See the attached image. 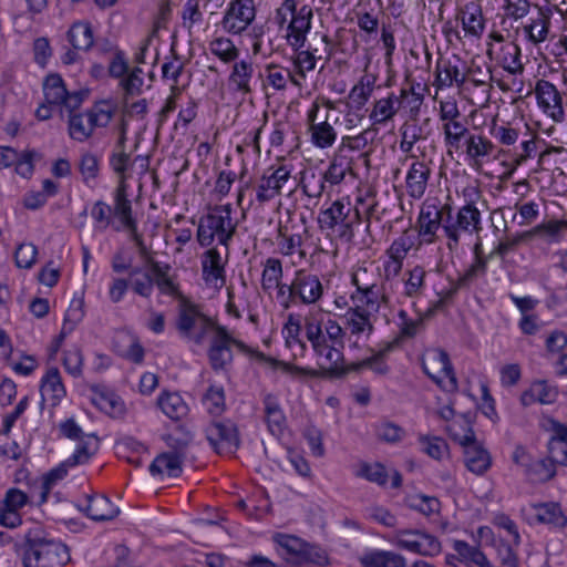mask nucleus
Listing matches in <instances>:
<instances>
[{
  "instance_id": "nucleus-1",
  "label": "nucleus",
  "mask_w": 567,
  "mask_h": 567,
  "mask_svg": "<svg viewBox=\"0 0 567 567\" xmlns=\"http://www.w3.org/2000/svg\"><path fill=\"white\" fill-rule=\"evenodd\" d=\"M342 346L331 344L327 340L313 346L318 369L300 367L291 362L269 359L276 370H280L293 380L305 381L313 378L341 377L351 371V364L343 361Z\"/></svg>"
},
{
  "instance_id": "nucleus-2",
  "label": "nucleus",
  "mask_w": 567,
  "mask_h": 567,
  "mask_svg": "<svg viewBox=\"0 0 567 567\" xmlns=\"http://www.w3.org/2000/svg\"><path fill=\"white\" fill-rule=\"evenodd\" d=\"M361 219L360 209L353 206L349 195L324 204L317 218L321 231L342 243L352 241Z\"/></svg>"
},
{
  "instance_id": "nucleus-3",
  "label": "nucleus",
  "mask_w": 567,
  "mask_h": 567,
  "mask_svg": "<svg viewBox=\"0 0 567 567\" xmlns=\"http://www.w3.org/2000/svg\"><path fill=\"white\" fill-rule=\"evenodd\" d=\"M312 18V8L300 0H284L275 16L280 31L285 32L288 44L293 49L305 45Z\"/></svg>"
},
{
  "instance_id": "nucleus-4",
  "label": "nucleus",
  "mask_w": 567,
  "mask_h": 567,
  "mask_svg": "<svg viewBox=\"0 0 567 567\" xmlns=\"http://www.w3.org/2000/svg\"><path fill=\"white\" fill-rule=\"evenodd\" d=\"M16 547L23 567H62L71 561L66 545L45 538H33L31 534H27L24 542Z\"/></svg>"
},
{
  "instance_id": "nucleus-5",
  "label": "nucleus",
  "mask_w": 567,
  "mask_h": 567,
  "mask_svg": "<svg viewBox=\"0 0 567 567\" xmlns=\"http://www.w3.org/2000/svg\"><path fill=\"white\" fill-rule=\"evenodd\" d=\"M217 328L197 306L187 301L181 302L176 329L188 344L194 348L203 346Z\"/></svg>"
},
{
  "instance_id": "nucleus-6",
  "label": "nucleus",
  "mask_w": 567,
  "mask_h": 567,
  "mask_svg": "<svg viewBox=\"0 0 567 567\" xmlns=\"http://www.w3.org/2000/svg\"><path fill=\"white\" fill-rule=\"evenodd\" d=\"M235 231L231 220L230 204L212 208L206 216L199 220L197 240L200 246H210L215 240L220 245H227Z\"/></svg>"
},
{
  "instance_id": "nucleus-7",
  "label": "nucleus",
  "mask_w": 567,
  "mask_h": 567,
  "mask_svg": "<svg viewBox=\"0 0 567 567\" xmlns=\"http://www.w3.org/2000/svg\"><path fill=\"white\" fill-rule=\"evenodd\" d=\"M275 542L279 546L280 554L295 564L311 563L319 566L329 564V557L324 549L295 534H275Z\"/></svg>"
},
{
  "instance_id": "nucleus-8",
  "label": "nucleus",
  "mask_w": 567,
  "mask_h": 567,
  "mask_svg": "<svg viewBox=\"0 0 567 567\" xmlns=\"http://www.w3.org/2000/svg\"><path fill=\"white\" fill-rule=\"evenodd\" d=\"M208 339L212 340L208 357L214 369L224 368L227 363H229L235 350L247 353L249 355H256L271 364L269 362L270 358H265L262 354L251 350L243 342L235 340L224 328L218 327L214 333L208 337Z\"/></svg>"
},
{
  "instance_id": "nucleus-9",
  "label": "nucleus",
  "mask_w": 567,
  "mask_h": 567,
  "mask_svg": "<svg viewBox=\"0 0 567 567\" xmlns=\"http://www.w3.org/2000/svg\"><path fill=\"white\" fill-rule=\"evenodd\" d=\"M424 372L445 392H455L458 388L454 369L449 355L441 349H427L422 359Z\"/></svg>"
},
{
  "instance_id": "nucleus-10",
  "label": "nucleus",
  "mask_w": 567,
  "mask_h": 567,
  "mask_svg": "<svg viewBox=\"0 0 567 567\" xmlns=\"http://www.w3.org/2000/svg\"><path fill=\"white\" fill-rule=\"evenodd\" d=\"M540 113L554 123L566 121L563 90L545 79H538L533 90Z\"/></svg>"
},
{
  "instance_id": "nucleus-11",
  "label": "nucleus",
  "mask_w": 567,
  "mask_h": 567,
  "mask_svg": "<svg viewBox=\"0 0 567 567\" xmlns=\"http://www.w3.org/2000/svg\"><path fill=\"white\" fill-rule=\"evenodd\" d=\"M293 171L295 166L289 161L278 162L267 168L257 186V200L265 203L279 196L289 183Z\"/></svg>"
},
{
  "instance_id": "nucleus-12",
  "label": "nucleus",
  "mask_w": 567,
  "mask_h": 567,
  "mask_svg": "<svg viewBox=\"0 0 567 567\" xmlns=\"http://www.w3.org/2000/svg\"><path fill=\"white\" fill-rule=\"evenodd\" d=\"M256 17L254 0H229L220 20V28L229 34L246 31Z\"/></svg>"
},
{
  "instance_id": "nucleus-13",
  "label": "nucleus",
  "mask_w": 567,
  "mask_h": 567,
  "mask_svg": "<svg viewBox=\"0 0 567 567\" xmlns=\"http://www.w3.org/2000/svg\"><path fill=\"white\" fill-rule=\"evenodd\" d=\"M130 186L123 179L113 195L112 228L117 231H127L135 235L137 230V221L133 216L132 204L130 200Z\"/></svg>"
},
{
  "instance_id": "nucleus-14",
  "label": "nucleus",
  "mask_w": 567,
  "mask_h": 567,
  "mask_svg": "<svg viewBox=\"0 0 567 567\" xmlns=\"http://www.w3.org/2000/svg\"><path fill=\"white\" fill-rule=\"evenodd\" d=\"M504 42V37L499 32H491L487 41V54L495 56L503 69L511 74H517L523 71L520 62V49L513 42Z\"/></svg>"
},
{
  "instance_id": "nucleus-15",
  "label": "nucleus",
  "mask_w": 567,
  "mask_h": 567,
  "mask_svg": "<svg viewBox=\"0 0 567 567\" xmlns=\"http://www.w3.org/2000/svg\"><path fill=\"white\" fill-rule=\"evenodd\" d=\"M114 114V106L109 101L96 103L89 112L73 115V137H87L93 128L106 126Z\"/></svg>"
},
{
  "instance_id": "nucleus-16",
  "label": "nucleus",
  "mask_w": 567,
  "mask_h": 567,
  "mask_svg": "<svg viewBox=\"0 0 567 567\" xmlns=\"http://www.w3.org/2000/svg\"><path fill=\"white\" fill-rule=\"evenodd\" d=\"M465 392L466 395L475 403L478 412L494 424L499 422L496 401L491 394L487 380L484 377L475 375L473 380L468 382Z\"/></svg>"
},
{
  "instance_id": "nucleus-17",
  "label": "nucleus",
  "mask_w": 567,
  "mask_h": 567,
  "mask_svg": "<svg viewBox=\"0 0 567 567\" xmlns=\"http://www.w3.org/2000/svg\"><path fill=\"white\" fill-rule=\"evenodd\" d=\"M43 93L45 102L60 110L71 136V106L66 103L70 94L60 74L52 73L44 79Z\"/></svg>"
},
{
  "instance_id": "nucleus-18",
  "label": "nucleus",
  "mask_w": 567,
  "mask_h": 567,
  "mask_svg": "<svg viewBox=\"0 0 567 567\" xmlns=\"http://www.w3.org/2000/svg\"><path fill=\"white\" fill-rule=\"evenodd\" d=\"M84 395L99 411L111 417H121L126 412L122 398L110 388L93 385L85 391Z\"/></svg>"
},
{
  "instance_id": "nucleus-19",
  "label": "nucleus",
  "mask_w": 567,
  "mask_h": 567,
  "mask_svg": "<svg viewBox=\"0 0 567 567\" xmlns=\"http://www.w3.org/2000/svg\"><path fill=\"white\" fill-rule=\"evenodd\" d=\"M76 507L96 522L111 520L120 514V508L104 495L86 494L76 499Z\"/></svg>"
},
{
  "instance_id": "nucleus-20",
  "label": "nucleus",
  "mask_w": 567,
  "mask_h": 567,
  "mask_svg": "<svg viewBox=\"0 0 567 567\" xmlns=\"http://www.w3.org/2000/svg\"><path fill=\"white\" fill-rule=\"evenodd\" d=\"M206 437L218 454L234 453L239 445L237 429L229 422L209 424L206 429Z\"/></svg>"
},
{
  "instance_id": "nucleus-21",
  "label": "nucleus",
  "mask_w": 567,
  "mask_h": 567,
  "mask_svg": "<svg viewBox=\"0 0 567 567\" xmlns=\"http://www.w3.org/2000/svg\"><path fill=\"white\" fill-rule=\"evenodd\" d=\"M202 277L208 288L219 291L226 284V261L216 248L206 250L200 258Z\"/></svg>"
},
{
  "instance_id": "nucleus-22",
  "label": "nucleus",
  "mask_w": 567,
  "mask_h": 567,
  "mask_svg": "<svg viewBox=\"0 0 567 567\" xmlns=\"http://www.w3.org/2000/svg\"><path fill=\"white\" fill-rule=\"evenodd\" d=\"M465 162L476 172H481L492 161L494 144L481 134H468L465 138Z\"/></svg>"
},
{
  "instance_id": "nucleus-23",
  "label": "nucleus",
  "mask_w": 567,
  "mask_h": 567,
  "mask_svg": "<svg viewBox=\"0 0 567 567\" xmlns=\"http://www.w3.org/2000/svg\"><path fill=\"white\" fill-rule=\"evenodd\" d=\"M481 213L475 205H464L457 213L456 225L444 226L445 235L449 238V248L453 249L460 240V229L470 234L481 229Z\"/></svg>"
},
{
  "instance_id": "nucleus-24",
  "label": "nucleus",
  "mask_w": 567,
  "mask_h": 567,
  "mask_svg": "<svg viewBox=\"0 0 567 567\" xmlns=\"http://www.w3.org/2000/svg\"><path fill=\"white\" fill-rule=\"evenodd\" d=\"M529 525L544 524L549 528H563L567 517L557 503L533 504L524 509Z\"/></svg>"
},
{
  "instance_id": "nucleus-25",
  "label": "nucleus",
  "mask_w": 567,
  "mask_h": 567,
  "mask_svg": "<svg viewBox=\"0 0 567 567\" xmlns=\"http://www.w3.org/2000/svg\"><path fill=\"white\" fill-rule=\"evenodd\" d=\"M30 495L19 488H9L0 503V525L16 528L21 523L19 511L29 502Z\"/></svg>"
},
{
  "instance_id": "nucleus-26",
  "label": "nucleus",
  "mask_w": 567,
  "mask_h": 567,
  "mask_svg": "<svg viewBox=\"0 0 567 567\" xmlns=\"http://www.w3.org/2000/svg\"><path fill=\"white\" fill-rule=\"evenodd\" d=\"M442 224V210L434 204H423L416 220L421 244H433Z\"/></svg>"
},
{
  "instance_id": "nucleus-27",
  "label": "nucleus",
  "mask_w": 567,
  "mask_h": 567,
  "mask_svg": "<svg viewBox=\"0 0 567 567\" xmlns=\"http://www.w3.org/2000/svg\"><path fill=\"white\" fill-rule=\"evenodd\" d=\"M295 293L303 305H315L323 296V286L318 276L299 270L295 275Z\"/></svg>"
},
{
  "instance_id": "nucleus-28",
  "label": "nucleus",
  "mask_w": 567,
  "mask_h": 567,
  "mask_svg": "<svg viewBox=\"0 0 567 567\" xmlns=\"http://www.w3.org/2000/svg\"><path fill=\"white\" fill-rule=\"evenodd\" d=\"M406 91L402 90L400 95L391 92L386 96L375 100L372 104L369 120L373 125H383L392 121L401 107L402 99Z\"/></svg>"
},
{
  "instance_id": "nucleus-29",
  "label": "nucleus",
  "mask_w": 567,
  "mask_h": 567,
  "mask_svg": "<svg viewBox=\"0 0 567 567\" xmlns=\"http://www.w3.org/2000/svg\"><path fill=\"white\" fill-rule=\"evenodd\" d=\"M156 405L167 419L174 422L186 419L190 411L189 404L177 391H162L156 399Z\"/></svg>"
},
{
  "instance_id": "nucleus-30",
  "label": "nucleus",
  "mask_w": 567,
  "mask_h": 567,
  "mask_svg": "<svg viewBox=\"0 0 567 567\" xmlns=\"http://www.w3.org/2000/svg\"><path fill=\"white\" fill-rule=\"evenodd\" d=\"M558 388L546 380L533 381L520 394L519 401L523 406L533 404H553L558 399Z\"/></svg>"
},
{
  "instance_id": "nucleus-31",
  "label": "nucleus",
  "mask_w": 567,
  "mask_h": 567,
  "mask_svg": "<svg viewBox=\"0 0 567 567\" xmlns=\"http://www.w3.org/2000/svg\"><path fill=\"white\" fill-rule=\"evenodd\" d=\"M350 300L352 307L373 317L380 311L383 305L388 303L386 295L378 285L363 290H354L350 295Z\"/></svg>"
},
{
  "instance_id": "nucleus-32",
  "label": "nucleus",
  "mask_w": 567,
  "mask_h": 567,
  "mask_svg": "<svg viewBox=\"0 0 567 567\" xmlns=\"http://www.w3.org/2000/svg\"><path fill=\"white\" fill-rule=\"evenodd\" d=\"M182 471V456L175 452H165L157 455L150 465L151 475L161 481L178 477Z\"/></svg>"
},
{
  "instance_id": "nucleus-33",
  "label": "nucleus",
  "mask_w": 567,
  "mask_h": 567,
  "mask_svg": "<svg viewBox=\"0 0 567 567\" xmlns=\"http://www.w3.org/2000/svg\"><path fill=\"white\" fill-rule=\"evenodd\" d=\"M460 59H440L435 68V84L439 89L451 87L453 85L462 86L465 82V75L460 68Z\"/></svg>"
},
{
  "instance_id": "nucleus-34",
  "label": "nucleus",
  "mask_w": 567,
  "mask_h": 567,
  "mask_svg": "<svg viewBox=\"0 0 567 567\" xmlns=\"http://www.w3.org/2000/svg\"><path fill=\"white\" fill-rule=\"evenodd\" d=\"M431 169L424 162H413L405 176L406 193L414 199L424 196L430 179Z\"/></svg>"
},
{
  "instance_id": "nucleus-35",
  "label": "nucleus",
  "mask_w": 567,
  "mask_h": 567,
  "mask_svg": "<svg viewBox=\"0 0 567 567\" xmlns=\"http://www.w3.org/2000/svg\"><path fill=\"white\" fill-rule=\"evenodd\" d=\"M377 83V75L365 72L351 87L348 94V109L363 111L373 94Z\"/></svg>"
},
{
  "instance_id": "nucleus-36",
  "label": "nucleus",
  "mask_w": 567,
  "mask_h": 567,
  "mask_svg": "<svg viewBox=\"0 0 567 567\" xmlns=\"http://www.w3.org/2000/svg\"><path fill=\"white\" fill-rule=\"evenodd\" d=\"M40 393L42 402H49L51 406L59 405L62 399L65 398L66 389L56 368L49 369L43 375Z\"/></svg>"
},
{
  "instance_id": "nucleus-37",
  "label": "nucleus",
  "mask_w": 567,
  "mask_h": 567,
  "mask_svg": "<svg viewBox=\"0 0 567 567\" xmlns=\"http://www.w3.org/2000/svg\"><path fill=\"white\" fill-rule=\"evenodd\" d=\"M99 440L94 434H85L73 423V465L86 463L97 451Z\"/></svg>"
},
{
  "instance_id": "nucleus-38",
  "label": "nucleus",
  "mask_w": 567,
  "mask_h": 567,
  "mask_svg": "<svg viewBox=\"0 0 567 567\" xmlns=\"http://www.w3.org/2000/svg\"><path fill=\"white\" fill-rule=\"evenodd\" d=\"M110 163L112 168L120 174V183L125 179L126 184L127 181L132 177L134 171H136L137 175L142 176L146 173L148 167L147 159L140 156L136 157L131 164L130 156L123 151L114 153Z\"/></svg>"
},
{
  "instance_id": "nucleus-39",
  "label": "nucleus",
  "mask_w": 567,
  "mask_h": 567,
  "mask_svg": "<svg viewBox=\"0 0 567 567\" xmlns=\"http://www.w3.org/2000/svg\"><path fill=\"white\" fill-rule=\"evenodd\" d=\"M286 347L292 352L293 358H302L306 353V343L301 340V321L297 315L290 313L281 330Z\"/></svg>"
},
{
  "instance_id": "nucleus-40",
  "label": "nucleus",
  "mask_w": 567,
  "mask_h": 567,
  "mask_svg": "<svg viewBox=\"0 0 567 567\" xmlns=\"http://www.w3.org/2000/svg\"><path fill=\"white\" fill-rule=\"evenodd\" d=\"M414 539H400L399 546L419 555L434 556L441 553V542L434 534H412Z\"/></svg>"
},
{
  "instance_id": "nucleus-41",
  "label": "nucleus",
  "mask_w": 567,
  "mask_h": 567,
  "mask_svg": "<svg viewBox=\"0 0 567 567\" xmlns=\"http://www.w3.org/2000/svg\"><path fill=\"white\" fill-rule=\"evenodd\" d=\"M463 447L465 464L468 471L481 475L489 468L492 464L491 455L476 440Z\"/></svg>"
},
{
  "instance_id": "nucleus-42",
  "label": "nucleus",
  "mask_w": 567,
  "mask_h": 567,
  "mask_svg": "<svg viewBox=\"0 0 567 567\" xmlns=\"http://www.w3.org/2000/svg\"><path fill=\"white\" fill-rule=\"evenodd\" d=\"M372 318L373 316L351 306L344 315V324L351 336L358 339L368 338L373 330Z\"/></svg>"
},
{
  "instance_id": "nucleus-43",
  "label": "nucleus",
  "mask_w": 567,
  "mask_h": 567,
  "mask_svg": "<svg viewBox=\"0 0 567 567\" xmlns=\"http://www.w3.org/2000/svg\"><path fill=\"white\" fill-rule=\"evenodd\" d=\"M492 543L502 564L516 567L517 557L515 548L519 543V534H492Z\"/></svg>"
},
{
  "instance_id": "nucleus-44",
  "label": "nucleus",
  "mask_w": 567,
  "mask_h": 567,
  "mask_svg": "<svg viewBox=\"0 0 567 567\" xmlns=\"http://www.w3.org/2000/svg\"><path fill=\"white\" fill-rule=\"evenodd\" d=\"M265 414L269 432L277 439L282 437L287 430V421L275 398L267 396L265 399Z\"/></svg>"
},
{
  "instance_id": "nucleus-45",
  "label": "nucleus",
  "mask_w": 567,
  "mask_h": 567,
  "mask_svg": "<svg viewBox=\"0 0 567 567\" xmlns=\"http://www.w3.org/2000/svg\"><path fill=\"white\" fill-rule=\"evenodd\" d=\"M446 432L453 441L462 446L476 440L472 421L465 414H457L456 417H453L446 425Z\"/></svg>"
},
{
  "instance_id": "nucleus-46",
  "label": "nucleus",
  "mask_w": 567,
  "mask_h": 567,
  "mask_svg": "<svg viewBox=\"0 0 567 567\" xmlns=\"http://www.w3.org/2000/svg\"><path fill=\"white\" fill-rule=\"evenodd\" d=\"M565 229H567V219H549L533 227L525 236H538L548 243L558 244L564 239Z\"/></svg>"
},
{
  "instance_id": "nucleus-47",
  "label": "nucleus",
  "mask_w": 567,
  "mask_h": 567,
  "mask_svg": "<svg viewBox=\"0 0 567 567\" xmlns=\"http://www.w3.org/2000/svg\"><path fill=\"white\" fill-rule=\"evenodd\" d=\"M461 20L465 37L481 38L485 29V21L482 10L477 6L467 4L462 12Z\"/></svg>"
},
{
  "instance_id": "nucleus-48",
  "label": "nucleus",
  "mask_w": 567,
  "mask_h": 567,
  "mask_svg": "<svg viewBox=\"0 0 567 567\" xmlns=\"http://www.w3.org/2000/svg\"><path fill=\"white\" fill-rule=\"evenodd\" d=\"M360 563L363 567H406L404 557L386 550L367 553L360 558Z\"/></svg>"
},
{
  "instance_id": "nucleus-49",
  "label": "nucleus",
  "mask_w": 567,
  "mask_h": 567,
  "mask_svg": "<svg viewBox=\"0 0 567 567\" xmlns=\"http://www.w3.org/2000/svg\"><path fill=\"white\" fill-rule=\"evenodd\" d=\"M307 132L309 134L310 143L320 150L331 147L337 140V131L327 121V118L315 125L308 126Z\"/></svg>"
},
{
  "instance_id": "nucleus-50",
  "label": "nucleus",
  "mask_w": 567,
  "mask_h": 567,
  "mask_svg": "<svg viewBox=\"0 0 567 567\" xmlns=\"http://www.w3.org/2000/svg\"><path fill=\"white\" fill-rule=\"evenodd\" d=\"M288 82H292L296 86H301L300 79L293 76L288 69L278 65H269L265 70L264 84L276 91L285 90Z\"/></svg>"
},
{
  "instance_id": "nucleus-51",
  "label": "nucleus",
  "mask_w": 567,
  "mask_h": 567,
  "mask_svg": "<svg viewBox=\"0 0 567 567\" xmlns=\"http://www.w3.org/2000/svg\"><path fill=\"white\" fill-rule=\"evenodd\" d=\"M238 507L247 515L249 519H262L269 512L270 503L264 492H258L254 497L241 499Z\"/></svg>"
},
{
  "instance_id": "nucleus-52",
  "label": "nucleus",
  "mask_w": 567,
  "mask_h": 567,
  "mask_svg": "<svg viewBox=\"0 0 567 567\" xmlns=\"http://www.w3.org/2000/svg\"><path fill=\"white\" fill-rule=\"evenodd\" d=\"M549 18L542 11L536 17H532L524 25L526 38L534 44L544 42L549 32Z\"/></svg>"
},
{
  "instance_id": "nucleus-53",
  "label": "nucleus",
  "mask_w": 567,
  "mask_h": 567,
  "mask_svg": "<svg viewBox=\"0 0 567 567\" xmlns=\"http://www.w3.org/2000/svg\"><path fill=\"white\" fill-rule=\"evenodd\" d=\"M202 405L208 414L221 415L226 410L224 388L221 385H210L202 398Z\"/></svg>"
},
{
  "instance_id": "nucleus-54",
  "label": "nucleus",
  "mask_w": 567,
  "mask_h": 567,
  "mask_svg": "<svg viewBox=\"0 0 567 567\" xmlns=\"http://www.w3.org/2000/svg\"><path fill=\"white\" fill-rule=\"evenodd\" d=\"M404 503L409 508L425 516H431L440 511V501L437 498L421 493L408 494Z\"/></svg>"
},
{
  "instance_id": "nucleus-55",
  "label": "nucleus",
  "mask_w": 567,
  "mask_h": 567,
  "mask_svg": "<svg viewBox=\"0 0 567 567\" xmlns=\"http://www.w3.org/2000/svg\"><path fill=\"white\" fill-rule=\"evenodd\" d=\"M208 49L213 55L224 63H230L238 58L239 51L233 40L226 37H215L208 44Z\"/></svg>"
},
{
  "instance_id": "nucleus-56",
  "label": "nucleus",
  "mask_w": 567,
  "mask_h": 567,
  "mask_svg": "<svg viewBox=\"0 0 567 567\" xmlns=\"http://www.w3.org/2000/svg\"><path fill=\"white\" fill-rule=\"evenodd\" d=\"M252 78V64L248 61L241 60L236 62L229 75L230 85L237 91H249L250 81Z\"/></svg>"
},
{
  "instance_id": "nucleus-57",
  "label": "nucleus",
  "mask_w": 567,
  "mask_h": 567,
  "mask_svg": "<svg viewBox=\"0 0 567 567\" xmlns=\"http://www.w3.org/2000/svg\"><path fill=\"white\" fill-rule=\"evenodd\" d=\"M426 271L422 266H414L406 272V279H404L403 287L404 293L408 297H415L422 293L425 287Z\"/></svg>"
},
{
  "instance_id": "nucleus-58",
  "label": "nucleus",
  "mask_w": 567,
  "mask_h": 567,
  "mask_svg": "<svg viewBox=\"0 0 567 567\" xmlns=\"http://www.w3.org/2000/svg\"><path fill=\"white\" fill-rule=\"evenodd\" d=\"M442 130L445 145L452 148H457L461 141L468 135L467 127L458 118L444 122Z\"/></svg>"
},
{
  "instance_id": "nucleus-59",
  "label": "nucleus",
  "mask_w": 567,
  "mask_h": 567,
  "mask_svg": "<svg viewBox=\"0 0 567 567\" xmlns=\"http://www.w3.org/2000/svg\"><path fill=\"white\" fill-rule=\"evenodd\" d=\"M422 451L433 460L441 461L449 456L447 443L439 436H420Z\"/></svg>"
},
{
  "instance_id": "nucleus-60",
  "label": "nucleus",
  "mask_w": 567,
  "mask_h": 567,
  "mask_svg": "<svg viewBox=\"0 0 567 567\" xmlns=\"http://www.w3.org/2000/svg\"><path fill=\"white\" fill-rule=\"evenodd\" d=\"M282 266L278 259L268 258L261 274V287L264 290H272L281 282Z\"/></svg>"
},
{
  "instance_id": "nucleus-61",
  "label": "nucleus",
  "mask_w": 567,
  "mask_h": 567,
  "mask_svg": "<svg viewBox=\"0 0 567 567\" xmlns=\"http://www.w3.org/2000/svg\"><path fill=\"white\" fill-rule=\"evenodd\" d=\"M100 172V159L92 153L82 155L80 161V173L83 182L93 187L96 183V178Z\"/></svg>"
},
{
  "instance_id": "nucleus-62",
  "label": "nucleus",
  "mask_w": 567,
  "mask_h": 567,
  "mask_svg": "<svg viewBox=\"0 0 567 567\" xmlns=\"http://www.w3.org/2000/svg\"><path fill=\"white\" fill-rule=\"evenodd\" d=\"M71 468L70 460L61 462L43 475L42 488L44 493H51L69 475Z\"/></svg>"
},
{
  "instance_id": "nucleus-63",
  "label": "nucleus",
  "mask_w": 567,
  "mask_h": 567,
  "mask_svg": "<svg viewBox=\"0 0 567 567\" xmlns=\"http://www.w3.org/2000/svg\"><path fill=\"white\" fill-rule=\"evenodd\" d=\"M130 284L136 293L148 297L153 291L154 279L147 270L137 269L131 272Z\"/></svg>"
},
{
  "instance_id": "nucleus-64",
  "label": "nucleus",
  "mask_w": 567,
  "mask_h": 567,
  "mask_svg": "<svg viewBox=\"0 0 567 567\" xmlns=\"http://www.w3.org/2000/svg\"><path fill=\"white\" fill-rule=\"evenodd\" d=\"M93 32L89 23H73V49L87 50L93 45Z\"/></svg>"
}]
</instances>
